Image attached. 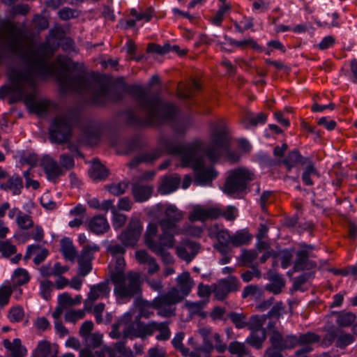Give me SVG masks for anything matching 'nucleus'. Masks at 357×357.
<instances>
[{
	"label": "nucleus",
	"mask_w": 357,
	"mask_h": 357,
	"mask_svg": "<svg viewBox=\"0 0 357 357\" xmlns=\"http://www.w3.org/2000/svg\"><path fill=\"white\" fill-rule=\"evenodd\" d=\"M6 33L4 40L6 50L22 57L29 66L27 71L16 73L10 85L0 88V98L10 96L8 103L14 104L22 100L28 82H31V75L47 77L55 74L54 64L47 61V55L43 47H34L33 40L29 31L18 26L11 20L3 22Z\"/></svg>",
	"instance_id": "nucleus-1"
},
{
	"label": "nucleus",
	"mask_w": 357,
	"mask_h": 357,
	"mask_svg": "<svg viewBox=\"0 0 357 357\" xmlns=\"http://www.w3.org/2000/svg\"><path fill=\"white\" fill-rule=\"evenodd\" d=\"M128 92L135 98L138 107L145 114V117L142 118L132 112H128L127 123L132 126H160L172 123L174 132L178 135L185 133L190 127L188 121H179L175 122L180 109L178 106L170 101L162 98L159 93L149 94L139 85H132Z\"/></svg>",
	"instance_id": "nucleus-2"
},
{
	"label": "nucleus",
	"mask_w": 357,
	"mask_h": 357,
	"mask_svg": "<svg viewBox=\"0 0 357 357\" xmlns=\"http://www.w3.org/2000/svg\"><path fill=\"white\" fill-rule=\"evenodd\" d=\"M60 66L63 70L56 73V75L63 93L74 91L88 94L91 103L99 106H105L111 101L118 102L123 98L121 92L112 91L107 85L93 82L81 73L71 76L69 72L76 68V63L72 62L71 66H68L66 63L61 62Z\"/></svg>",
	"instance_id": "nucleus-3"
},
{
	"label": "nucleus",
	"mask_w": 357,
	"mask_h": 357,
	"mask_svg": "<svg viewBox=\"0 0 357 357\" xmlns=\"http://www.w3.org/2000/svg\"><path fill=\"white\" fill-rule=\"evenodd\" d=\"M162 145L171 155H181L183 167H192L197 184L209 185L217 177L218 172L213 168L204 166L206 146L202 141L196 140L183 145L178 144L171 139L165 138L162 141Z\"/></svg>",
	"instance_id": "nucleus-4"
},
{
	"label": "nucleus",
	"mask_w": 357,
	"mask_h": 357,
	"mask_svg": "<svg viewBox=\"0 0 357 357\" xmlns=\"http://www.w3.org/2000/svg\"><path fill=\"white\" fill-rule=\"evenodd\" d=\"M229 140L226 125L223 122L218 123L213 129L211 142L206 145V157L211 162H214L218 161L222 155L227 154L231 161H238L239 156L229 151Z\"/></svg>",
	"instance_id": "nucleus-5"
},
{
	"label": "nucleus",
	"mask_w": 357,
	"mask_h": 357,
	"mask_svg": "<svg viewBox=\"0 0 357 357\" xmlns=\"http://www.w3.org/2000/svg\"><path fill=\"white\" fill-rule=\"evenodd\" d=\"M111 278L117 298L130 301L134 297L141 296L143 282L139 273L128 271L127 273H112Z\"/></svg>",
	"instance_id": "nucleus-6"
},
{
	"label": "nucleus",
	"mask_w": 357,
	"mask_h": 357,
	"mask_svg": "<svg viewBox=\"0 0 357 357\" xmlns=\"http://www.w3.org/2000/svg\"><path fill=\"white\" fill-rule=\"evenodd\" d=\"M77 121L78 113L74 110L55 116L49 129L51 142L59 144L69 142L72 137L73 127Z\"/></svg>",
	"instance_id": "nucleus-7"
},
{
	"label": "nucleus",
	"mask_w": 357,
	"mask_h": 357,
	"mask_svg": "<svg viewBox=\"0 0 357 357\" xmlns=\"http://www.w3.org/2000/svg\"><path fill=\"white\" fill-rule=\"evenodd\" d=\"M255 176L245 167H240L228 172L223 186V192L233 197H240L246 193L248 184L254 181Z\"/></svg>",
	"instance_id": "nucleus-8"
},
{
	"label": "nucleus",
	"mask_w": 357,
	"mask_h": 357,
	"mask_svg": "<svg viewBox=\"0 0 357 357\" xmlns=\"http://www.w3.org/2000/svg\"><path fill=\"white\" fill-rule=\"evenodd\" d=\"M183 296L176 287L172 288L165 294L155 298L149 306L158 310V314L164 317H169L175 314V308L172 307L181 302Z\"/></svg>",
	"instance_id": "nucleus-9"
},
{
	"label": "nucleus",
	"mask_w": 357,
	"mask_h": 357,
	"mask_svg": "<svg viewBox=\"0 0 357 357\" xmlns=\"http://www.w3.org/2000/svg\"><path fill=\"white\" fill-rule=\"evenodd\" d=\"M271 343L265 352V357H283L282 351L291 349L298 345L297 336L294 335H283L278 330H273L269 338Z\"/></svg>",
	"instance_id": "nucleus-10"
},
{
	"label": "nucleus",
	"mask_w": 357,
	"mask_h": 357,
	"mask_svg": "<svg viewBox=\"0 0 357 357\" xmlns=\"http://www.w3.org/2000/svg\"><path fill=\"white\" fill-rule=\"evenodd\" d=\"M30 81L31 82H28L26 85L22 100L31 112L38 115L46 114L49 110L50 102L47 100H36V85L32 75Z\"/></svg>",
	"instance_id": "nucleus-11"
},
{
	"label": "nucleus",
	"mask_w": 357,
	"mask_h": 357,
	"mask_svg": "<svg viewBox=\"0 0 357 357\" xmlns=\"http://www.w3.org/2000/svg\"><path fill=\"white\" fill-rule=\"evenodd\" d=\"M158 328V323L152 321L145 324L136 317L135 321L131 320L130 324L124 329V337L132 339L134 337H144L151 335Z\"/></svg>",
	"instance_id": "nucleus-12"
},
{
	"label": "nucleus",
	"mask_w": 357,
	"mask_h": 357,
	"mask_svg": "<svg viewBox=\"0 0 357 357\" xmlns=\"http://www.w3.org/2000/svg\"><path fill=\"white\" fill-rule=\"evenodd\" d=\"M183 218V213L176 206L169 205L165 211V217L159 221L162 233L161 234L174 235L176 224Z\"/></svg>",
	"instance_id": "nucleus-13"
},
{
	"label": "nucleus",
	"mask_w": 357,
	"mask_h": 357,
	"mask_svg": "<svg viewBox=\"0 0 357 357\" xmlns=\"http://www.w3.org/2000/svg\"><path fill=\"white\" fill-rule=\"evenodd\" d=\"M142 231V225L141 222L136 218L132 219L126 229L118 236V239L124 244V245L133 248L137 245L141 236Z\"/></svg>",
	"instance_id": "nucleus-14"
},
{
	"label": "nucleus",
	"mask_w": 357,
	"mask_h": 357,
	"mask_svg": "<svg viewBox=\"0 0 357 357\" xmlns=\"http://www.w3.org/2000/svg\"><path fill=\"white\" fill-rule=\"evenodd\" d=\"M239 287L240 282L234 276L220 280L217 283L211 285L212 291L216 299L219 301H223L230 292L238 291Z\"/></svg>",
	"instance_id": "nucleus-15"
},
{
	"label": "nucleus",
	"mask_w": 357,
	"mask_h": 357,
	"mask_svg": "<svg viewBox=\"0 0 357 357\" xmlns=\"http://www.w3.org/2000/svg\"><path fill=\"white\" fill-rule=\"evenodd\" d=\"M165 138L171 139L173 140V139L171 137H162L160 140V147H158L151 151L142 152L138 155H137L136 157L133 158L131 160V161L128 164V166L130 168H135L142 162L146 164H152L157 159H158L162 155L163 151H165L166 153H168L166 149L162 145V141ZM174 141L176 142L174 139ZM169 154L170 153H169Z\"/></svg>",
	"instance_id": "nucleus-16"
},
{
	"label": "nucleus",
	"mask_w": 357,
	"mask_h": 357,
	"mask_svg": "<svg viewBox=\"0 0 357 357\" xmlns=\"http://www.w3.org/2000/svg\"><path fill=\"white\" fill-rule=\"evenodd\" d=\"M174 235L160 234V244L151 251L157 256H160L165 264H172L174 262V258L167 250L172 248L174 246Z\"/></svg>",
	"instance_id": "nucleus-17"
},
{
	"label": "nucleus",
	"mask_w": 357,
	"mask_h": 357,
	"mask_svg": "<svg viewBox=\"0 0 357 357\" xmlns=\"http://www.w3.org/2000/svg\"><path fill=\"white\" fill-rule=\"evenodd\" d=\"M220 217V208L218 207H204L196 206L189 215L191 222L202 221L207 220H215Z\"/></svg>",
	"instance_id": "nucleus-18"
},
{
	"label": "nucleus",
	"mask_w": 357,
	"mask_h": 357,
	"mask_svg": "<svg viewBox=\"0 0 357 357\" xmlns=\"http://www.w3.org/2000/svg\"><path fill=\"white\" fill-rule=\"evenodd\" d=\"M84 347L79 352V357H96L93 349L101 347L102 343V335L100 333H93L83 338Z\"/></svg>",
	"instance_id": "nucleus-19"
},
{
	"label": "nucleus",
	"mask_w": 357,
	"mask_h": 357,
	"mask_svg": "<svg viewBox=\"0 0 357 357\" xmlns=\"http://www.w3.org/2000/svg\"><path fill=\"white\" fill-rule=\"evenodd\" d=\"M314 257L308 250H298L296 258L294 264V271L299 272L305 270H311L317 267V263L309 258Z\"/></svg>",
	"instance_id": "nucleus-20"
},
{
	"label": "nucleus",
	"mask_w": 357,
	"mask_h": 357,
	"mask_svg": "<svg viewBox=\"0 0 357 357\" xmlns=\"http://www.w3.org/2000/svg\"><path fill=\"white\" fill-rule=\"evenodd\" d=\"M41 166L47 175L48 180L54 181L64 174L65 171L58 162L50 157H45L42 160Z\"/></svg>",
	"instance_id": "nucleus-21"
},
{
	"label": "nucleus",
	"mask_w": 357,
	"mask_h": 357,
	"mask_svg": "<svg viewBox=\"0 0 357 357\" xmlns=\"http://www.w3.org/2000/svg\"><path fill=\"white\" fill-rule=\"evenodd\" d=\"M137 261L141 264L148 265V273L153 275L160 270V266L156 259L149 255L144 250H139L135 252Z\"/></svg>",
	"instance_id": "nucleus-22"
},
{
	"label": "nucleus",
	"mask_w": 357,
	"mask_h": 357,
	"mask_svg": "<svg viewBox=\"0 0 357 357\" xmlns=\"http://www.w3.org/2000/svg\"><path fill=\"white\" fill-rule=\"evenodd\" d=\"M89 230L97 235L103 234L109 229L106 218L101 215L93 217L89 223Z\"/></svg>",
	"instance_id": "nucleus-23"
},
{
	"label": "nucleus",
	"mask_w": 357,
	"mask_h": 357,
	"mask_svg": "<svg viewBox=\"0 0 357 357\" xmlns=\"http://www.w3.org/2000/svg\"><path fill=\"white\" fill-rule=\"evenodd\" d=\"M310 159V158L302 156L298 150H294L289 153L282 160V163L287 167V171L290 172L297 165H305Z\"/></svg>",
	"instance_id": "nucleus-24"
},
{
	"label": "nucleus",
	"mask_w": 357,
	"mask_h": 357,
	"mask_svg": "<svg viewBox=\"0 0 357 357\" xmlns=\"http://www.w3.org/2000/svg\"><path fill=\"white\" fill-rule=\"evenodd\" d=\"M23 188L22 178L18 174L10 176L6 182L0 184V188L3 190H10L14 195L21 194Z\"/></svg>",
	"instance_id": "nucleus-25"
},
{
	"label": "nucleus",
	"mask_w": 357,
	"mask_h": 357,
	"mask_svg": "<svg viewBox=\"0 0 357 357\" xmlns=\"http://www.w3.org/2000/svg\"><path fill=\"white\" fill-rule=\"evenodd\" d=\"M180 182L181 178L177 174L165 176L159 187V191L163 195L171 193L178 188Z\"/></svg>",
	"instance_id": "nucleus-26"
},
{
	"label": "nucleus",
	"mask_w": 357,
	"mask_h": 357,
	"mask_svg": "<svg viewBox=\"0 0 357 357\" xmlns=\"http://www.w3.org/2000/svg\"><path fill=\"white\" fill-rule=\"evenodd\" d=\"M153 192V188L148 185L135 183L132 186V193L136 202H143L148 200Z\"/></svg>",
	"instance_id": "nucleus-27"
},
{
	"label": "nucleus",
	"mask_w": 357,
	"mask_h": 357,
	"mask_svg": "<svg viewBox=\"0 0 357 357\" xmlns=\"http://www.w3.org/2000/svg\"><path fill=\"white\" fill-rule=\"evenodd\" d=\"M158 234V225L155 223H150L144 234V243L151 250L160 244V236L158 240L155 236Z\"/></svg>",
	"instance_id": "nucleus-28"
},
{
	"label": "nucleus",
	"mask_w": 357,
	"mask_h": 357,
	"mask_svg": "<svg viewBox=\"0 0 357 357\" xmlns=\"http://www.w3.org/2000/svg\"><path fill=\"white\" fill-rule=\"evenodd\" d=\"M269 280L271 283L266 286V290L269 292H272L274 294H279L282 291V289L285 285L284 280L277 273H270Z\"/></svg>",
	"instance_id": "nucleus-29"
},
{
	"label": "nucleus",
	"mask_w": 357,
	"mask_h": 357,
	"mask_svg": "<svg viewBox=\"0 0 357 357\" xmlns=\"http://www.w3.org/2000/svg\"><path fill=\"white\" fill-rule=\"evenodd\" d=\"M176 280L181 296L184 298L190 294L193 287V281L191 280L190 275L188 272H184L179 275Z\"/></svg>",
	"instance_id": "nucleus-30"
},
{
	"label": "nucleus",
	"mask_w": 357,
	"mask_h": 357,
	"mask_svg": "<svg viewBox=\"0 0 357 357\" xmlns=\"http://www.w3.org/2000/svg\"><path fill=\"white\" fill-rule=\"evenodd\" d=\"M109 293V287L105 282L91 287L88 294L89 298L96 301L99 298L107 297Z\"/></svg>",
	"instance_id": "nucleus-31"
},
{
	"label": "nucleus",
	"mask_w": 357,
	"mask_h": 357,
	"mask_svg": "<svg viewBox=\"0 0 357 357\" xmlns=\"http://www.w3.org/2000/svg\"><path fill=\"white\" fill-rule=\"evenodd\" d=\"M132 314L129 312L126 313L116 323L113 324L109 336L114 339H119L121 337V334L119 332L120 327L123 326V329H125L130 324Z\"/></svg>",
	"instance_id": "nucleus-32"
},
{
	"label": "nucleus",
	"mask_w": 357,
	"mask_h": 357,
	"mask_svg": "<svg viewBox=\"0 0 357 357\" xmlns=\"http://www.w3.org/2000/svg\"><path fill=\"white\" fill-rule=\"evenodd\" d=\"M61 252H62L64 258L70 261H73L77 255L72 241L68 238L61 239Z\"/></svg>",
	"instance_id": "nucleus-33"
},
{
	"label": "nucleus",
	"mask_w": 357,
	"mask_h": 357,
	"mask_svg": "<svg viewBox=\"0 0 357 357\" xmlns=\"http://www.w3.org/2000/svg\"><path fill=\"white\" fill-rule=\"evenodd\" d=\"M266 338V330H257L251 331L250 336L247 338L246 342L250 346L260 349L262 348L264 342Z\"/></svg>",
	"instance_id": "nucleus-34"
},
{
	"label": "nucleus",
	"mask_w": 357,
	"mask_h": 357,
	"mask_svg": "<svg viewBox=\"0 0 357 357\" xmlns=\"http://www.w3.org/2000/svg\"><path fill=\"white\" fill-rule=\"evenodd\" d=\"M332 314L337 316L336 323L340 328L350 326L356 319V314L350 312H333Z\"/></svg>",
	"instance_id": "nucleus-35"
},
{
	"label": "nucleus",
	"mask_w": 357,
	"mask_h": 357,
	"mask_svg": "<svg viewBox=\"0 0 357 357\" xmlns=\"http://www.w3.org/2000/svg\"><path fill=\"white\" fill-rule=\"evenodd\" d=\"M89 174L93 181L105 180L109 175V170L99 162H94L89 170Z\"/></svg>",
	"instance_id": "nucleus-36"
},
{
	"label": "nucleus",
	"mask_w": 357,
	"mask_h": 357,
	"mask_svg": "<svg viewBox=\"0 0 357 357\" xmlns=\"http://www.w3.org/2000/svg\"><path fill=\"white\" fill-rule=\"evenodd\" d=\"M305 165L306 167L302 174V181L306 185H312L314 184L312 177L315 176L319 177V172L311 159Z\"/></svg>",
	"instance_id": "nucleus-37"
},
{
	"label": "nucleus",
	"mask_w": 357,
	"mask_h": 357,
	"mask_svg": "<svg viewBox=\"0 0 357 357\" xmlns=\"http://www.w3.org/2000/svg\"><path fill=\"white\" fill-rule=\"evenodd\" d=\"M225 40L231 45H235L242 50H244L248 46H250L253 50L261 52L262 48L256 43V41L252 38H248L243 40H236L231 38L228 37L227 36H225Z\"/></svg>",
	"instance_id": "nucleus-38"
},
{
	"label": "nucleus",
	"mask_w": 357,
	"mask_h": 357,
	"mask_svg": "<svg viewBox=\"0 0 357 357\" xmlns=\"http://www.w3.org/2000/svg\"><path fill=\"white\" fill-rule=\"evenodd\" d=\"M252 238V236L247 230H239L231 236V245L234 247L246 245L250 243Z\"/></svg>",
	"instance_id": "nucleus-39"
},
{
	"label": "nucleus",
	"mask_w": 357,
	"mask_h": 357,
	"mask_svg": "<svg viewBox=\"0 0 357 357\" xmlns=\"http://www.w3.org/2000/svg\"><path fill=\"white\" fill-rule=\"evenodd\" d=\"M354 341L355 337L353 335L346 333L342 328H339L338 335L335 341L336 347L340 349H344Z\"/></svg>",
	"instance_id": "nucleus-40"
},
{
	"label": "nucleus",
	"mask_w": 357,
	"mask_h": 357,
	"mask_svg": "<svg viewBox=\"0 0 357 357\" xmlns=\"http://www.w3.org/2000/svg\"><path fill=\"white\" fill-rule=\"evenodd\" d=\"M99 250L100 247L96 244L84 245L78 256L77 260L91 262L94 258L93 253Z\"/></svg>",
	"instance_id": "nucleus-41"
},
{
	"label": "nucleus",
	"mask_w": 357,
	"mask_h": 357,
	"mask_svg": "<svg viewBox=\"0 0 357 357\" xmlns=\"http://www.w3.org/2000/svg\"><path fill=\"white\" fill-rule=\"evenodd\" d=\"M30 280L28 271L24 268H17L13 275V284L15 287L24 285Z\"/></svg>",
	"instance_id": "nucleus-42"
},
{
	"label": "nucleus",
	"mask_w": 357,
	"mask_h": 357,
	"mask_svg": "<svg viewBox=\"0 0 357 357\" xmlns=\"http://www.w3.org/2000/svg\"><path fill=\"white\" fill-rule=\"evenodd\" d=\"M227 318L229 319L238 329L243 328L248 325L247 315L244 313L230 312L227 314Z\"/></svg>",
	"instance_id": "nucleus-43"
},
{
	"label": "nucleus",
	"mask_w": 357,
	"mask_h": 357,
	"mask_svg": "<svg viewBox=\"0 0 357 357\" xmlns=\"http://www.w3.org/2000/svg\"><path fill=\"white\" fill-rule=\"evenodd\" d=\"M266 316L265 315H252L249 320L247 319V326L251 331H255L257 330H265L263 328V325L266 321Z\"/></svg>",
	"instance_id": "nucleus-44"
},
{
	"label": "nucleus",
	"mask_w": 357,
	"mask_h": 357,
	"mask_svg": "<svg viewBox=\"0 0 357 357\" xmlns=\"http://www.w3.org/2000/svg\"><path fill=\"white\" fill-rule=\"evenodd\" d=\"M51 344L49 341H40L33 351V357H48L51 354Z\"/></svg>",
	"instance_id": "nucleus-45"
},
{
	"label": "nucleus",
	"mask_w": 357,
	"mask_h": 357,
	"mask_svg": "<svg viewBox=\"0 0 357 357\" xmlns=\"http://www.w3.org/2000/svg\"><path fill=\"white\" fill-rule=\"evenodd\" d=\"M339 328L332 327L329 328L326 333L321 339V344L323 347H328L332 345L333 343L335 344V341L338 335Z\"/></svg>",
	"instance_id": "nucleus-46"
},
{
	"label": "nucleus",
	"mask_w": 357,
	"mask_h": 357,
	"mask_svg": "<svg viewBox=\"0 0 357 357\" xmlns=\"http://www.w3.org/2000/svg\"><path fill=\"white\" fill-rule=\"evenodd\" d=\"M15 221L18 227L23 230H27L34 226L32 217L24 213L17 217Z\"/></svg>",
	"instance_id": "nucleus-47"
},
{
	"label": "nucleus",
	"mask_w": 357,
	"mask_h": 357,
	"mask_svg": "<svg viewBox=\"0 0 357 357\" xmlns=\"http://www.w3.org/2000/svg\"><path fill=\"white\" fill-rule=\"evenodd\" d=\"M297 340L298 344L310 345L312 343L319 342L321 340V337L314 333L307 332L301 335L298 337H297Z\"/></svg>",
	"instance_id": "nucleus-48"
},
{
	"label": "nucleus",
	"mask_w": 357,
	"mask_h": 357,
	"mask_svg": "<svg viewBox=\"0 0 357 357\" xmlns=\"http://www.w3.org/2000/svg\"><path fill=\"white\" fill-rule=\"evenodd\" d=\"M258 253L255 250H242L239 260L243 266H248L257 257Z\"/></svg>",
	"instance_id": "nucleus-49"
},
{
	"label": "nucleus",
	"mask_w": 357,
	"mask_h": 357,
	"mask_svg": "<svg viewBox=\"0 0 357 357\" xmlns=\"http://www.w3.org/2000/svg\"><path fill=\"white\" fill-rule=\"evenodd\" d=\"M27 354V350L22 346L21 340L18 338L13 340L12 343V353L9 357H24ZM0 357H2L0 356Z\"/></svg>",
	"instance_id": "nucleus-50"
},
{
	"label": "nucleus",
	"mask_w": 357,
	"mask_h": 357,
	"mask_svg": "<svg viewBox=\"0 0 357 357\" xmlns=\"http://www.w3.org/2000/svg\"><path fill=\"white\" fill-rule=\"evenodd\" d=\"M200 90L201 86L199 83L194 79L190 86L183 91L179 92V96L181 98L184 99H190Z\"/></svg>",
	"instance_id": "nucleus-51"
},
{
	"label": "nucleus",
	"mask_w": 357,
	"mask_h": 357,
	"mask_svg": "<svg viewBox=\"0 0 357 357\" xmlns=\"http://www.w3.org/2000/svg\"><path fill=\"white\" fill-rule=\"evenodd\" d=\"M267 115L263 112L259 113L256 116H253L251 112H247L243 121H248L252 126L255 127L259 123H265Z\"/></svg>",
	"instance_id": "nucleus-52"
},
{
	"label": "nucleus",
	"mask_w": 357,
	"mask_h": 357,
	"mask_svg": "<svg viewBox=\"0 0 357 357\" xmlns=\"http://www.w3.org/2000/svg\"><path fill=\"white\" fill-rule=\"evenodd\" d=\"M206 304V301H201L198 302H189L185 303V306L193 313L204 317L206 313L202 311V309Z\"/></svg>",
	"instance_id": "nucleus-53"
},
{
	"label": "nucleus",
	"mask_w": 357,
	"mask_h": 357,
	"mask_svg": "<svg viewBox=\"0 0 357 357\" xmlns=\"http://www.w3.org/2000/svg\"><path fill=\"white\" fill-rule=\"evenodd\" d=\"M128 188V183L120 182L117 184H111L107 185L106 188L108 191L114 196H119L125 193Z\"/></svg>",
	"instance_id": "nucleus-54"
},
{
	"label": "nucleus",
	"mask_w": 357,
	"mask_h": 357,
	"mask_svg": "<svg viewBox=\"0 0 357 357\" xmlns=\"http://www.w3.org/2000/svg\"><path fill=\"white\" fill-rule=\"evenodd\" d=\"M229 351L238 356L250 354L245 344L238 342H231L229 345Z\"/></svg>",
	"instance_id": "nucleus-55"
},
{
	"label": "nucleus",
	"mask_w": 357,
	"mask_h": 357,
	"mask_svg": "<svg viewBox=\"0 0 357 357\" xmlns=\"http://www.w3.org/2000/svg\"><path fill=\"white\" fill-rule=\"evenodd\" d=\"M53 282L49 280H42L40 283V296L45 300H49L51 297Z\"/></svg>",
	"instance_id": "nucleus-56"
},
{
	"label": "nucleus",
	"mask_w": 357,
	"mask_h": 357,
	"mask_svg": "<svg viewBox=\"0 0 357 357\" xmlns=\"http://www.w3.org/2000/svg\"><path fill=\"white\" fill-rule=\"evenodd\" d=\"M313 277L312 273H304L294 280L292 289L294 291L301 290V287L306 283L309 279Z\"/></svg>",
	"instance_id": "nucleus-57"
},
{
	"label": "nucleus",
	"mask_w": 357,
	"mask_h": 357,
	"mask_svg": "<svg viewBox=\"0 0 357 357\" xmlns=\"http://www.w3.org/2000/svg\"><path fill=\"white\" fill-rule=\"evenodd\" d=\"M160 333L156 336L158 340H167L170 337V330L168 326V323L161 322L158 323V328Z\"/></svg>",
	"instance_id": "nucleus-58"
},
{
	"label": "nucleus",
	"mask_w": 357,
	"mask_h": 357,
	"mask_svg": "<svg viewBox=\"0 0 357 357\" xmlns=\"http://www.w3.org/2000/svg\"><path fill=\"white\" fill-rule=\"evenodd\" d=\"M24 313L23 308L20 306L12 307L8 313V318L12 322H19L24 318Z\"/></svg>",
	"instance_id": "nucleus-59"
},
{
	"label": "nucleus",
	"mask_w": 357,
	"mask_h": 357,
	"mask_svg": "<svg viewBox=\"0 0 357 357\" xmlns=\"http://www.w3.org/2000/svg\"><path fill=\"white\" fill-rule=\"evenodd\" d=\"M61 167L66 170H70L75 167V160L72 155L67 153L61 154L59 157Z\"/></svg>",
	"instance_id": "nucleus-60"
},
{
	"label": "nucleus",
	"mask_w": 357,
	"mask_h": 357,
	"mask_svg": "<svg viewBox=\"0 0 357 357\" xmlns=\"http://www.w3.org/2000/svg\"><path fill=\"white\" fill-rule=\"evenodd\" d=\"M153 10L151 7H149L144 13H138L136 9L132 8L130 15L136 18V20L144 19L146 22H149L153 17Z\"/></svg>",
	"instance_id": "nucleus-61"
},
{
	"label": "nucleus",
	"mask_w": 357,
	"mask_h": 357,
	"mask_svg": "<svg viewBox=\"0 0 357 357\" xmlns=\"http://www.w3.org/2000/svg\"><path fill=\"white\" fill-rule=\"evenodd\" d=\"M126 247L128 246L124 245L123 243L122 245L111 243L107 247V251L114 257L117 255L123 256L126 252Z\"/></svg>",
	"instance_id": "nucleus-62"
},
{
	"label": "nucleus",
	"mask_w": 357,
	"mask_h": 357,
	"mask_svg": "<svg viewBox=\"0 0 357 357\" xmlns=\"http://www.w3.org/2000/svg\"><path fill=\"white\" fill-rule=\"evenodd\" d=\"M13 293V289L10 286H4L0 288V306L4 307L8 302Z\"/></svg>",
	"instance_id": "nucleus-63"
},
{
	"label": "nucleus",
	"mask_w": 357,
	"mask_h": 357,
	"mask_svg": "<svg viewBox=\"0 0 357 357\" xmlns=\"http://www.w3.org/2000/svg\"><path fill=\"white\" fill-rule=\"evenodd\" d=\"M96 357H116L114 348L104 345L100 350L96 351Z\"/></svg>",
	"instance_id": "nucleus-64"
}]
</instances>
